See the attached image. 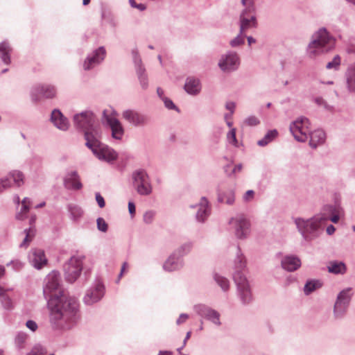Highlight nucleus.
Here are the masks:
<instances>
[{"mask_svg": "<svg viewBox=\"0 0 355 355\" xmlns=\"http://www.w3.org/2000/svg\"><path fill=\"white\" fill-rule=\"evenodd\" d=\"M60 275L53 270L44 279L43 293L47 300L49 320L51 328L57 331L72 329L77 323L79 314V304L77 299L59 291V295L52 293L59 291Z\"/></svg>", "mask_w": 355, "mask_h": 355, "instance_id": "obj_1", "label": "nucleus"}, {"mask_svg": "<svg viewBox=\"0 0 355 355\" xmlns=\"http://www.w3.org/2000/svg\"><path fill=\"white\" fill-rule=\"evenodd\" d=\"M336 38L326 28H320L311 36L306 48V53L310 58H315L333 51L336 46Z\"/></svg>", "mask_w": 355, "mask_h": 355, "instance_id": "obj_2", "label": "nucleus"}, {"mask_svg": "<svg viewBox=\"0 0 355 355\" xmlns=\"http://www.w3.org/2000/svg\"><path fill=\"white\" fill-rule=\"evenodd\" d=\"M322 218L314 215L309 218H296L294 220L298 232L306 241H311L318 238L323 232L326 226Z\"/></svg>", "mask_w": 355, "mask_h": 355, "instance_id": "obj_3", "label": "nucleus"}, {"mask_svg": "<svg viewBox=\"0 0 355 355\" xmlns=\"http://www.w3.org/2000/svg\"><path fill=\"white\" fill-rule=\"evenodd\" d=\"M131 178L132 187L139 195L148 196L152 193L153 185L146 170L139 168L134 171Z\"/></svg>", "mask_w": 355, "mask_h": 355, "instance_id": "obj_4", "label": "nucleus"}, {"mask_svg": "<svg viewBox=\"0 0 355 355\" xmlns=\"http://www.w3.org/2000/svg\"><path fill=\"white\" fill-rule=\"evenodd\" d=\"M228 224L230 230L238 239L245 240L251 233L250 221L243 214H239L230 218Z\"/></svg>", "mask_w": 355, "mask_h": 355, "instance_id": "obj_5", "label": "nucleus"}, {"mask_svg": "<svg viewBox=\"0 0 355 355\" xmlns=\"http://www.w3.org/2000/svg\"><path fill=\"white\" fill-rule=\"evenodd\" d=\"M353 294L352 288H346L338 293L333 309L336 320H341L345 316Z\"/></svg>", "mask_w": 355, "mask_h": 355, "instance_id": "obj_6", "label": "nucleus"}, {"mask_svg": "<svg viewBox=\"0 0 355 355\" xmlns=\"http://www.w3.org/2000/svg\"><path fill=\"white\" fill-rule=\"evenodd\" d=\"M310 125L311 123L308 118L300 116L290 124L289 130L296 141L305 142L310 134Z\"/></svg>", "mask_w": 355, "mask_h": 355, "instance_id": "obj_7", "label": "nucleus"}, {"mask_svg": "<svg viewBox=\"0 0 355 355\" xmlns=\"http://www.w3.org/2000/svg\"><path fill=\"white\" fill-rule=\"evenodd\" d=\"M83 257L73 256L64 266V277L68 282H74L83 270Z\"/></svg>", "mask_w": 355, "mask_h": 355, "instance_id": "obj_8", "label": "nucleus"}, {"mask_svg": "<svg viewBox=\"0 0 355 355\" xmlns=\"http://www.w3.org/2000/svg\"><path fill=\"white\" fill-rule=\"evenodd\" d=\"M236 286V295L243 305L250 304L253 301V295L247 277H236L234 280Z\"/></svg>", "mask_w": 355, "mask_h": 355, "instance_id": "obj_9", "label": "nucleus"}, {"mask_svg": "<svg viewBox=\"0 0 355 355\" xmlns=\"http://www.w3.org/2000/svg\"><path fill=\"white\" fill-rule=\"evenodd\" d=\"M56 94V87L51 84H36L31 89V98L35 103L39 102L42 98H53Z\"/></svg>", "mask_w": 355, "mask_h": 355, "instance_id": "obj_10", "label": "nucleus"}, {"mask_svg": "<svg viewBox=\"0 0 355 355\" xmlns=\"http://www.w3.org/2000/svg\"><path fill=\"white\" fill-rule=\"evenodd\" d=\"M240 65V58L238 54L228 51L223 54L219 59L218 66L225 73H230L237 70Z\"/></svg>", "mask_w": 355, "mask_h": 355, "instance_id": "obj_11", "label": "nucleus"}, {"mask_svg": "<svg viewBox=\"0 0 355 355\" xmlns=\"http://www.w3.org/2000/svg\"><path fill=\"white\" fill-rule=\"evenodd\" d=\"M193 309L199 316L209 321L216 327L221 326L220 313L216 309L203 304L195 305Z\"/></svg>", "mask_w": 355, "mask_h": 355, "instance_id": "obj_12", "label": "nucleus"}, {"mask_svg": "<svg viewBox=\"0 0 355 355\" xmlns=\"http://www.w3.org/2000/svg\"><path fill=\"white\" fill-rule=\"evenodd\" d=\"M73 125L76 129L85 132L94 127L95 116L91 111H84L73 116Z\"/></svg>", "mask_w": 355, "mask_h": 355, "instance_id": "obj_13", "label": "nucleus"}, {"mask_svg": "<svg viewBox=\"0 0 355 355\" xmlns=\"http://www.w3.org/2000/svg\"><path fill=\"white\" fill-rule=\"evenodd\" d=\"M257 10L253 8L242 10L239 15V31L245 33L248 29L257 28L258 23L256 15Z\"/></svg>", "mask_w": 355, "mask_h": 355, "instance_id": "obj_14", "label": "nucleus"}, {"mask_svg": "<svg viewBox=\"0 0 355 355\" xmlns=\"http://www.w3.org/2000/svg\"><path fill=\"white\" fill-rule=\"evenodd\" d=\"M122 117L135 127H144L148 123V116L135 110H125L122 112Z\"/></svg>", "mask_w": 355, "mask_h": 355, "instance_id": "obj_15", "label": "nucleus"}, {"mask_svg": "<svg viewBox=\"0 0 355 355\" xmlns=\"http://www.w3.org/2000/svg\"><path fill=\"white\" fill-rule=\"evenodd\" d=\"M105 293V288L103 284L97 281L94 286L89 288L83 298V301L87 305H92L93 304L100 301Z\"/></svg>", "mask_w": 355, "mask_h": 355, "instance_id": "obj_16", "label": "nucleus"}, {"mask_svg": "<svg viewBox=\"0 0 355 355\" xmlns=\"http://www.w3.org/2000/svg\"><path fill=\"white\" fill-rule=\"evenodd\" d=\"M247 261L245 255L243 254L239 246L236 247V256L233 263V280L236 277H246Z\"/></svg>", "mask_w": 355, "mask_h": 355, "instance_id": "obj_17", "label": "nucleus"}, {"mask_svg": "<svg viewBox=\"0 0 355 355\" xmlns=\"http://www.w3.org/2000/svg\"><path fill=\"white\" fill-rule=\"evenodd\" d=\"M105 55V49L104 46H100L87 56L83 62V69L86 71L93 69L101 63Z\"/></svg>", "mask_w": 355, "mask_h": 355, "instance_id": "obj_18", "label": "nucleus"}, {"mask_svg": "<svg viewBox=\"0 0 355 355\" xmlns=\"http://www.w3.org/2000/svg\"><path fill=\"white\" fill-rule=\"evenodd\" d=\"M190 208L197 209L196 219L199 223H205L211 214V207L205 197H202L198 203L190 205Z\"/></svg>", "mask_w": 355, "mask_h": 355, "instance_id": "obj_19", "label": "nucleus"}, {"mask_svg": "<svg viewBox=\"0 0 355 355\" xmlns=\"http://www.w3.org/2000/svg\"><path fill=\"white\" fill-rule=\"evenodd\" d=\"M83 132L86 140L85 146L92 151L103 144L100 141V129L96 125Z\"/></svg>", "mask_w": 355, "mask_h": 355, "instance_id": "obj_20", "label": "nucleus"}, {"mask_svg": "<svg viewBox=\"0 0 355 355\" xmlns=\"http://www.w3.org/2000/svg\"><path fill=\"white\" fill-rule=\"evenodd\" d=\"M94 155L100 160L111 162L117 159V153L107 145L102 144L92 150Z\"/></svg>", "mask_w": 355, "mask_h": 355, "instance_id": "obj_21", "label": "nucleus"}, {"mask_svg": "<svg viewBox=\"0 0 355 355\" xmlns=\"http://www.w3.org/2000/svg\"><path fill=\"white\" fill-rule=\"evenodd\" d=\"M63 185L65 189L80 190L83 187L80 176L76 171H67L63 178Z\"/></svg>", "mask_w": 355, "mask_h": 355, "instance_id": "obj_22", "label": "nucleus"}, {"mask_svg": "<svg viewBox=\"0 0 355 355\" xmlns=\"http://www.w3.org/2000/svg\"><path fill=\"white\" fill-rule=\"evenodd\" d=\"M28 260L32 266L40 270L47 264L44 250L41 249H33L28 254Z\"/></svg>", "mask_w": 355, "mask_h": 355, "instance_id": "obj_23", "label": "nucleus"}, {"mask_svg": "<svg viewBox=\"0 0 355 355\" xmlns=\"http://www.w3.org/2000/svg\"><path fill=\"white\" fill-rule=\"evenodd\" d=\"M51 121L59 130L66 131L69 129V123L67 117L58 109H54L51 112Z\"/></svg>", "mask_w": 355, "mask_h": 355, "instance_id": "obj_24", "label": "nucleus"}, {"mask_svg": "<svg viewBox=\"0 0 355 355\" xmlns=\"http://www.w3.org/2000/svg\"><path fill=\"white\" fill-rule=\"evenodd\" d=\"M106 121L112 130V136L114 139L121 140L124 134V129L119 121L115 117L105 116Z\"/></svg>", "mask_w": 355, "mask_h": 355, "instance_id": "obj_25", "label": "nucleus"}, {"mask_svg": "<svg viewBox=\"0 0 355 355\" xmlns=\"http://www.w3.org/2000/svg\"><path fill=\"white\" fill-rule=\"evenodd\" d=\"M301 260L295 255H286L281 260L282 268L288 272L297 270L301 266Z\"/></svg>", "mask_w": 355, "mask_h": 355, "instance_id": "obj_26", "label": "nucleus"}, {"mask_svg": "<svg viewBox=\"0 0 355 355\" xmlns=\"http://www.w3.org/2000/svg\"><path fill=\"white\" fill-rule=\"evenodd\" d=\"M184 266L183 260L173 253L171 254L163 265L164 270L168 272H173L181 269Z\"/></svg>", "mask_w": 355, "mask_h": 355, "instance_id": "obj_27", "label": "nucleus"}, {"mask_svg": "<svg viewBox=\"0 0 355 355\" xmlns=\"http://www.w3.org/2000/svg\"><path fill=\"white\" fill-rule=\"evenodd\" d=\"M185 91L190 95H197L201 91V84L199 79L189 77L187 78L184 84Z\"/></svg>", "mask_w": 355, "mask_h": 355, "instance_id": "obj_28", "label": "nucleus"}, {"mask_svg": "<svg viewBox=\"0 0 355 355\" xmlns=\"http://www.w3.org/2000/svg\"><path fill=\"white\" fill-rule=\"evenodd\" d=\"M309 137L310 138L309 146L312 148H316L325 141L326 135L325 132L322 130H316L313 132L311 130Z\"/></svg>", "mask_w": 355, "mask_h": 355, "instance_id": "obj_29", "label": "nucleus"}, {"mask_svg": "<svg viewBox=\"0 0 355 355\" xmlns=\"http://www.w3.org/2000/svg\"><path fill=\"white\" fill-rule=\"evenodd\" d=\"M218 201L228 205H232L235 202V191L234 189L218 191Z\"/></svg>", "mask_w": 355, "mask_h": 355, "instance_id": "obj_30", "label": "nucleus"}, {"mask_svg": "<svg viewBox=\"0 0 355 355\" xmlns=\"http://www.w3.org/2000/svg\"><path fill=\"white\" fill-rule=\"evenodd\" d=\"M345 78L347 90L350 93H355V62L347 68Z\"/></svg>", "mask_w": 355, "mask_h": 355, "instance_id": "obj_31", "label": "nucleus"}, {"mask_svg": "<svg viewBox=\"0 0 355 355\" xmlns=\"http://www.w3.org/2000/svg\"><path fill=\"white\" fill-rule=\"evenodd\" d=\"M336 211V207L331 205H325L322 207L320 213L315 214L318 218H322V222L325 225L328 221H329L330 216L334 214Z\"/></svg>", "mask_w": 355, "mask_h": 355, "instance_id": "obj_32", "label": "nucleus"}, {"mask_svg": "<svg viewBox=\"0 0 355 355\" xmlns=\"http://www.w3.org/2000/svg\"><path fill=\"white\" fill-rule=\"evenodd\" d=\"M12 49L7 42L0 43V58L6 64L10 63V53Z\"/></svg>", "mask_w": 355, "mask_h": 355, "instance_id": "obj_33", "label": "nucleus"}, {"mask_svg": "<svg viewBox=\"0 0 355 355\" xmlns=\"http://www.w3.org/2000/svg\"><path fill=\"white\" fill-rule=\"evenodd\" d=\"M328 271L333 274H344L346 272V266L342 261H330L327 266Z\"/></svg>", "mask_w": 355, "mask_h": 355, "instance_id": "obj_34", "label": "nucleus"}, {"mask_svg": "<svg viewBox=\"0 0 355 355\" xmlns=\"http://www.w3.org/2000/svg\"><path fill=\"white\" fill-rule=\"evenodd\" d=\"M67 209L70 214L71 219L75 222L79 220L82 218L84 213L82 208L75 204L68 205Z\"/></svg>", "mask_w": 355, "mask_h": 355, "instance_id": "obj_35", "label": "nucleus"}, {"mask_svg": "<svg viewBox=\"0 0 355 355\" xmlns=\"http://www.w3.org/2000/svg\"><path fill=\"white\" fill-rule=\"evenodd\" d=\"M135 71L142 89H147L148 87V78L145 67H139Z\"/></svg>", "mask_w": 355, "mask_h": 355, "instance_id": "obj_36", "label": "nucleus"}, {"mask_svg": "<svg viewBox=\"0 0 355 355\" xmlns=\"http://www.w3.org/2000/svg\"><path fill=\"white\" fill-rule=\"evenodd\" d=\"M213 279L218 286L220 287L223 292H227L230 289V281L227 278L215 272L213 275Z\"/></svg>", "mask_w": 355, "mask_h": 355, "instance_id": "obj_37", "label": "nucleus"}, {"mask_svg": "<svg viewBox=\"0 0 355 355\" xmlns=\"http://www.w3.org/2000/svg\"><path fill=\"white\" fill-rule=\"evenodd\" d=\"M28 335L24 331H19L15 337V345L18 349H23L26 347Z\"/></svg>", "mask_w": 355, "mask_h": 355, "instance_id": "obj_38", "label": "nucleus"}, {"mask_svg": "<svg viewBox=\"0 0 355 355\" xmlns=\"http://www.w3.org/2000/svg\"><path fill=\"white\" fill-rule=\"evenodd\" d=\"M322 284L319 280L311 279L306 282L304 287V293L306 295H309L316 289L320 288Z\"/></svg>", "mask_w": 355, "mask_h": 355, "instance_id": "obj_39", "label": "nucleus"}, {"mask_svg": "<svg viewBox=\"0 0 355 355\" xmlns=\"http://www.w3.org/2000/svg\"><path fill=\"white\" fill-rule=\"evenodd\" d=\"M193 248V243L191 241H187L182 243L180 247H178L175 251V254H177L179 257H182L184 255L189 254Z\"/></svg>", "mask_w": 355, "mask_h": 355, "instance_id": "obj_40", "label": "nucleus"}, {"mask_svg": "<svg viewBox=\"0 0 355 355\" xmlns=\"http://www.w3.org/2000/svg\"><path fill=\"white\" fill-rule=\"evenodd\" d=\"M6 178H8L10 182L12 180L15 184L18 187L24 184V175L21 171H11Z\"/></svg>", "mask_w": 355, "mask_h": 355, "instance_id": "obj_41", "label": "nucleus"}, {"mask_svg": "<svg viewBox=\"0 0 355 355\" xmlns=\"http://www.w3.org/2000/svg\"><path fill=\"white\" fill-rule=\"evenodd\" d=\"M278 135L276 130H269L264 137L257 141V144L259 146H265L271 142Z\"/></svg>", "mask_w": 355, "mask_h": 355, "instance_id": "obj_42", "label": "nucleus"}, {"mask_svg": "<svg viewBox=\"0 0 355 355\" xmlns=\"http://www.w3.org/2000/svg\"><path fill=\"white\" fill-rule=\"evenodd\" d=\"M341 64V58L339 55L334 56L331 61L329 62L326 64V69L329 70L338 71Z\"/></svg>", "mask_w": 355, "mask_h": 355, "instance_id": "obj_43", "label": "nucleus"}, {"mask_svg": "<svg viewBox=\"0 0 355 355\" xmlns=\"http://www.w3.org/2000/svg\"><path fill=\"white\" fill-rule=\"evenodd\" d=\"M131 55L132 57V60L135 64V69L139 68V67H144L141 58L139 55V51L137 48L132 49L131 51Z\"/></svg>", "mask_w": 355, "mask_h": 355, "instance_id": "obj_44", "label": "nucleus"}, {"mask_svg": "<svg viewBox=\"0 0 355 355\" xmlns=\"http://www.w3.org/2000/svg\"><path fill=\"white\" fill-rule=\"evenodd\" d=\"M245 37L246 36L245 33H241V31H239V33L236 35V37H235L233 40L230 41V46L232 47L235 48L243 44L245 42Z\"/></svg>", "mask_w": 355, "mask_h": 355, "instance_id": "obj_45", "label": "nucleus"}, {"mask_svg": "<svg viewBox=\"0 0 355 355\" xmlns=\"http://www.w3.org/2000/svg\"><path fill=\"white\" fill-rule=\"evenodd\" d=\"M24 233L26 234V236L24 239L23 241L20 244L21 248H26L31 241L32 238L34 235V231L31 228L24 230Z\"/></svg>", "mask_w": 355, "mask_h": 355, "instance_id": "obj_46", "label": "nucleus"}, {"mask_svg": "<svg viewBox=\"0 0 355 355\" xmlns=\"http://www.w3.org/2000/svg\"><path fill=\"white\" fill-rule=\"evenodd\" d=\"M46 349L40 344H35L26 355H46Z\"/></svg>", "mask_w": 355, "mask_h": 355, "instance_id": "obj_47", "label": "nucleus"}, {"mask_svg": "<svg viewBox=\"0 0 355 355\" xmlns=\"http://www.w3.org/2000/svg\"><path fill=\"white\" fill-rule=\"evenodd\" d=\"M155 216V211L149 210L146 211L143 216V221L146 224H151L154 220Z\"/></svg>", "mask_w": 355, "mask_h": 355, "instance_id": "obj_48", "label": "nucleus"}, {"mask_svg": "<svg viewBox=\"0 0 355 355\" xmlns=\"http://www.w3.org/2000/svg\"><path fill=\"white\" fill-rule=\"evenodd\" d=\"M260 121L255 116H249L243 121V124L248 126H255L259 124Z\"/></svg>", "mask_w": 355, "mask_h": 355, "instance_id": "obj_49", "label": "nucleus"}, {"mask_svg": "<svg viewBox=\"0 0 355 355\" xmlns=\"http://www.w3.org/2000/svg\"><path fill=\"white\" fill-rule=\"evenodd\" d=\"M97 228L102 232H106L108 229L107 223L103 218H98L96 220Z\"/></svg>", "mask_w": 355, "mask_h": 355, "instance_id": "obj_50", "label": "nucleus"}, {"mask_svg": "<svg viewBox=\"0 0 355 355\" xmlns=\"http://www.w3.org/2000/svg\"><path fill=\"white\" fill-rule=\"evenodd\" d=\"M0 301L4 309L9 310L12 308V300L7 295L0 298Z\"/></svg>", "mask_w": 355, "mask_h": 355, "instance_id": "obj_51", "label": "nucleus"}, {"mask_svg": "<svg viewBox=\"0 0 355 355\" xmlns=\"http://www.w3.org/2000/svg\"><path fill=\"white\" fill-rule=\"evenodd\" d=\"M12 184L10 183V180L8 178H2L0 179V193H1L3 190L10 188Z\"/></svg>", "mask_w": 355, "mask_h": 355, "instance_id": "obj_52", "label": "nucleus"}, {"mask_svg": "<svg viewBox=\"0 0 355 355\" xmlns=\"http://www.w3.org/2000/svg\"><path fill=\"white\" fill-rule=\"evenodd\" d=\"M30 205H21V209L19 214L17 215V218L19 220H24L26 218V214L29 211Z\"/></svg>", "mask_w": 355, "mask_h": 355, "instance_id": "obj_53", "label": "nucleus"}, {"mask_svg": "<svg viewBox=\"0 0 355 355\" xmlns=\"http://www.w3.org/2000/svg\"><path fill=\"white\" fill-rule=\"evenodd\" d=\"M241 5L244 7L243 10H248L253 8L254 10H257L254 0H241Z\"/></svg>", "mask_w": 355, "mask_h": 355, "instance_id": "obj_54", "label": "nucleus"}, {"mask_svg": "<svg viewBox=\"0 0 355 355\" xmlns=\"http://www.w3.org/2000/svg\"><path fill=\"white\" fill-rule=\"evenodd\" d=\"M162 101L164 103V106L168 110H176L177 112H180L178 107L173 103V102L168 98H164Z\"/></svg>", "mask_w": 355, "mask_h": 355, "instance_id": "obj_55", "label": "nucleus"}, {"mask_svg": "<svg viewBox=\"0 0 355 355\" xmlns=\"http://www.w3.org/2000/svg\"><path fill=\"white\" fill-rule=\"evenodd\" d=\"M227 139L230 144L236 145L237 143L236 137V129L232 128L227 133Z\"/></svg>", "mask_w": 355, "mask_h": 355, "instance_id": "obj_56", "label": "nucleus"}, {"mask_svg": "<svg viewBox=\"0 0 355 355\" xmlns=\"http://www.w3.org/2000/svg\"><path fill=\"white\" fill-rule=\"evenodd\" d=\"M254 194L253 190L247 191L243 196V200L245 202H251L254 198Z\"/></svg>", "mask_w": 355, "mask_h": 355, "instance_id": "obj_57", "label": "nucleus"}, {"mask_svg": "<svg viewBox=\"0 0 355 355\" xmlns=\"http://www.w3.org/2000/svg\"><path fill=\"white\" fill-rule=\"evenodd\" d=\"M129 3L132 8H137L140 11L146 9V6L144 3H137L135 0H129Z\"/></svg>", "mask_w": 355, "mask_h": 355, "instance_id": "obj_58", "label": "nucleus"}, {"mask_svg": "<svg viewBox=\"0 0 355 355\" xmlns=\"http://www.w3.org/2000/svg\"><path fill=\"white\" fill-rule=\"evenodd\" d=\"M26 327L31 331L35 332L38 329V325L34 320H28L26 322Z\"/></svg>", "mask_w": 355, "mask_h": 355, "instance_id": "obj_59", "label": "nucleus"}, {"mask_svg": "<svg viewBox=\"0 0 355 355\" xmlns=\"http://www.w3.org/2000/svg\"><path fill=\"white\" fill-rule=\"evenodd\" d=\"M95 197H96V200L99 207H101V208L104 207L105 205V202L103 197L99 193H96L95 195Z\"/></svg>", "mask_w": 355, "mask_h": 355, "instance_id": "obj_60", "label": "nucleus"}, {"mask_svg": "<svg viewBox=\"0 0 355 355\" xmlns=\"http://www.w3.org/2000/svg\"><path fill=\"white\" fill-rule=\"evenodd\" d=\"M189 318V315L187 313H181L176 321L177 324H181L184 322Z\"/></svg>", "mask_w": 355, "mask_h": 355, "instance_id": "obj_61", "label": "nucleus"}, {"mask_svg": "<svg viewBox=\"0 0 355 355\" xmlns=\"http://www.w3.org/2000/svg\"><path fill=\"white\" fill-rule=\"evenodd\" d=\"M315 103L320 106H324L325 108H328V105L322 97H317L315 98Z\"/></svg>", "mask_w": 355, "mask_h": 355, "instance_id": "obj_62", "label": "nucleus"}, {"mask_svg": "<svg viewBox=\"0 0 355 355\" xmlns=\"http://www.w3.org/2000/svg\"><path fill=\"white\" fill-rule=\"evenodd\" d=\"M235 107H236V105L234 102H227L225 104V108L227 110H230V112H232V114L234 113Z\"/></svg>", "mask_w": 355, "mask_h": 355, "instance_id": "obj_63", "label": "nucleus"}, {"mask_svg": "<svg viewBox=\"0 0 355 355\" xmlns=\"http://www.w3.org/2000/svg\"><path fill=\"white\" fill-rule=\"evenodd\" d=\"M128 211L130 215H134L135 214V205L134 202H128Z\"/></svg>", "mask_w": 355, "mask_h": 355, "instance_id": "obj_64", "label": "nucleus"}]
</instances>
